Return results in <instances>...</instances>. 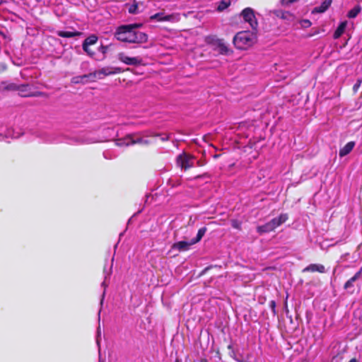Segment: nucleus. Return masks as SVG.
<instances>
[{"instance_id":"nucleus-1","label":"nucleus","mask_w":362,"mask_h":362,"mask_svg":"<svg viewBox=\"0 0 362 362\" xmlns=\"http://www.w3.org/2000/svg\"><path fill=\"white\" fill-rule=\"evenodd\" d=\"M141 26V24L139 23L120 25L116 28L114 36L117 40L123 42L145 43L148 41V35L136 30Z\"/></svg>"},{"instance_id":"nucleus-2","label":"nucleus","mask_w":362,"mask_h":362,"mask_svg":"<svg viewBox=\"0 0 362 362\" xmlns=\"http://www.w3.org/2000/svg\"><path fill=\"white\" fill-rule=\"evenodd\" d=\"M257 42V34L252 31H241L233 37V44L238 49H247Z\"/></svg>"},{"instance_id":"nucleus-3","label":"nucleus","mask_w":362,"mask_h":362,"mask_svg":"<svg viewBox=\"0 0 362 362\" xmlns=\"http://www.w3.org/2000/svg\"><path fill=\"white\" fill-rule=\"evenodd\" d=\"M287 220L288 215L286 214H281L278 217L274 218L264 225L258 226L257 231L260 234L269 233L285 223Z\"/></svg>"},{"instance_id":"nucleus-4","label":"nucleus","mask_w":362,"mask_h":362,"mask_svg":"<svg viewBox=\"0 0 362 362\" xmlns=\"http://www.w3.org/2000/svg\"><path fill=\"white\" fill-rule=\"evenodd\" d=\"M205 42L210 44L215 47L221 54L229 55L233 53V51L224 42L223 40L219 39L214 35H209L206 37Z\"/></svg>"},{"instance_id":"nucleus-5","label":"nucleus","mask_w":362,"mask_h":362,"mask_svg":"<svg viewBox=\"0 0 362 362\" xmlns=\"http://www.w3.org/2000/svg\"><path fill=\"white\" fill-rule=\"evenodd\" d=\"M194 158L189 154L182 153L177 157V165L182 169H189L194 165Z\"/></svg>"},{"instance_id":"nucleus-6","label":"nucleus","mask_w":362,"mask_h":362,"mask_svg":"<svg viewBox=\"0 0 362 362\" xmlns=\"http://www.w3.org/2000/svg\"><path fill=\"white\" fill-rule=\"evenodd\" d=\"M117 57L121 62L127 65L137 66L142 64V59L141 57H128L124 52L118 53Z\"/></svg>"},{"instance_id":"nucleus-7","label":"nucleus","mask_w":362,"mask_h":362,"mask_svg":"<svg viewBox=\"0 0 362 362\" xmlns=\"http://www.w3.org/2000/svg\"><path fill=\"white\" fill-rule=\"evenodd\" d=\"M241 16L244 21L250 24L252 29H256L257 22L254 14V11L251 8H246L243 10Z\"/></svg>"},{"instance_id":"nucleus-8","label":"nucleus","mask_w":362,"mask_h":362,"mask_svg":"<svg viewBox=\"0 0 362 362\" xmlns=\"http://www.w3.org/2000/svg\"><path fill=\"white\" fill-rule=\"evenodd\" d=\"M151 20H156L157 21H169V22H178L180 21V15L178 13H173L170 15H165L163 13H157L150 17Z\"/></svg>"},{"instance_id":"nucleus-9","label":"nucleus","mask_w":362,"mask_h":362,"mask_svg":"<svg viewBox=\"0 0 362 362\" xmlns=\"http://www.w3.org/2000/svg\"><path fill=\"white\" fill-rule=\"evenodd\" d=\"M122 71H123V70L119 67L106 66V67H103L100 69L96 70L95 71H94L93 75L95 77L101 78H102L101 76H109V75H112V74H119Z\"/></svg>"},{"instance_id":"nucleus-10","label":"nucleus","mask_w":362,"mask_h":362,"mask_svg":"<svg viewBox=\"0 0 362 362\" xmlns=\"http://www.w3.org/2000/svg\"><path fill=\"white\" fill-rule=\"evenodd\" d=\"M146 143L142 139H134L132 135H128L123 139H117L116 141V145L119 146H129L130 144H134L136 143Z\"/></svg>"},{"instance_id":"nucleus-11","label":"nucleus","mask_w":362,"mask_h":362,"mask_svg":"<svg viewBox=\"0 0 362 362\" xmlns=\"http://www.w3.org/2000/svg\"><path fill=\"white\" fill-rule=\"evenodd\" d=\"M319 272L325 273L326 269L321 264H310L303 269V272Z\"/></svg>"},{"instance_id":"nucleus-12","label":"nucleus","mask_w":362,"mask_h":362,"mask_svg":"<svg viewBox=\"0 0 362 362\" xmlns=\"http://www.w3.org/2000/svg\"><path fill=\"white\" fill-rule=\"evenodd\" d=\"M192 245H194V244L192 243V240L189 242L182 240V241H179V242L175 243L173 245L172 248L174 250H177L178 251H187L189 249L190 246H192Z\"/></svg>"},{"instance_id":"nucleus-13","label":"nucleus","mask_w":362,"mask_h":362,"mask_svg":"<svg viewBox=\"0 0 362 362\" xmlns=\"http://www.w3.org/2000/svg\"><path fill=\"white\" fill-rule=\"evenodd\" d=\"M356 144L354 141L348 142L343 148L339 150V155L340 157H344L348 155L354 148Z\"/></svg>"},{"instance_id":"nucleus-14","label":"nucleus","mask_w":362,"mask_h":362,"mask_svg":"<svg viewBox=\"0 0 362 362\" xmlns=\"http://www.w3.org/2000/svg\"><path fill=\"white\" fill-rule=\"evenodd\" d=\"M274 14L282 19H285L288 21H292L294 19V16L288 11H284L278 10L274 11Z\"/></svg>"},{"instance_id":"nucleus-15","label":"nucleus","mask_w":362,"mask_h":362,"mask_svg":"<svg viewBox=\"0 0 362 362\" xmlns=\"http://www.w3.org/2000/svg\"><path fill=\"white\" fill-rule=\"evenodd\" d=\"M347 23H348L347 21H345L341 22L339 25L338 28H337V30H335V32L333 35L334 39H338L342 35V34L344 33V31L346 30Z\"/></svg>"},{"instance_id":"nucleus-16","label":"nucleus","mask_w":362,"mask_h":362,"mask_svg":"<svg viewBox=\"0 0 362 362\" xmlns=\"http://www.w3.org/2000/svg\"><path fill=\"white\" fill-rule=\"evenodd\" d=\"M95 141L93 139H89V138H84L81 136H77L74 137L71 139L70 144H90L93 143Z\"/></svg>"},{"instance_id":"nucleus-17","label":"nucleus","mask_w":362,"mask_h":362,"mask_svg":"<svg viewBox=\"0 0 362 362\" xmlns=\"http://www.w3.org/2000/svg\"><path fill=\"white\" fill-rule=\"evenodd\" d=\"M332 0H325L320 6L315 7L313 13H323L330 6Z\"/></svg>"},{"instance_id":"nucleus-18","label":"nucleus","mask_w":362,"mask_h":362,"mask_svg":"<svg viewBox=\"0 0 362 362\" xmlns=\"http://www.w3.org/2000/svg\"><path fill=\"white\" fill-rule=\"evenodd\" d=\"M58 36L62 37H74L81 35L80 32L78 31H63L59 30L57 32Z\"/></svg>"},{"instance_id":"nucleus-19","label":"nucleus","mask_w":362,"mask_h":362,"mask_svg":"<svg viewBox=\"0 0 362 362\" xmlns=\"http://www.w3.org/2000/svg\"><path fill=\"white\" fill-rule=\"evenodd\" d=\"M18 138V135H14L13 130L8 129L5 134H0V140L10 142L9 138Z\"/></svg>"},{"instance_id":"nucleus-20","label":"nucleus","mask_w":362,"mask_h":362,"mask_svg":"<svg viewBox=\"0 0 362 362\" xmlns=\"http://www.w3.org/2000/svg\"><path fill=\"white\" fill-rule=\"evenodd\" d=\"M97 40L98 37L95 35H91L87 37L83 43V49L86 50L87 47L95 44Z\"/></svg>"},{"instance_id":"nucleus-21","label":"nucleus","mask_w":362,"mask_h":362,"mask_svg":"<svg viewBox=\"0 0 362 362\" xmlns=\"http://www.w3.org/2000/svg\"><path fill=\"white\" fill-rule=\"evenodd\" d=\"M361 11V7L359 5H356L348 12L347 17L349 18H354L358 16Z\"/></svg>"},{"instance_id":"nucleus-22","label":"nucleus","mask_w":362,"mask_h":362,"mask_svg":"<svg viewBox=\"0 0 362 362\" xmlns=\"http://www.w3.org/2000/svg\"><path fill=\"white\" fill-rule=\"evenodd\" d=\"M206 231V228L205 227L201 228L197 234V237L194 238H192V243L196 244L197 243L199 242L202 237L204 235Z\"/></svg>"},{"instance_id":"nucleus-23","label":"nucleus","mask_w":362,"mask_h":362,"mask_svg":"<svg viewBox=\"0 0 362 362\" xmlns=\"http://www.w3.org/2000/svg\"><path fill=\"white\" fill-rule=\"evenodd\" d=\"M230 5V0H222L219 2L217 7L218 11H223Z\"/></svg>"},{"instance_id":"nucleus-24","label":"nucleus","mask_w":362,"mask_h":362,"mask_svg":"<svg viewBox=\"0 0 362 362\" xmlns=\"http://www.w3.org/2000/svg\"><path fill=\"white\" fill-rule=\"evenodd\" d=\"M356 281L355 279L352 276L350 279H349L344 286V288L345 290H349L353 288L354 285V283Z\"/></svg>"},{"instance_id":"nucleus-25","label":"nucleus","mask_w":362,"mask_h":362,"mask_svg":"<svg viewBox=\"0 0 362 362\" xmlns=\"http://www.w3.org/2000/svg\"><path fill=\"white\" fill-rule=\"evenodd\" d=\"M27 87H28V85H22L21 86H16L15 84H11V85H9L8 88L11 89V90H19L21 92H23V91H24L25 90V88Z\"/></svg>"},{"instance_id":"nucleus-26","label":"nucleus","mask_w":362,"mask_h":362,"mask_svg":"<svg viewBox=\"0 0 362 362\" xmlns=\"http://www.w3.org/2000/svg\"><path fill=\"white\" fill-rule=\"evenodd\" d=\"M241 225H242V223L240 221H238L237 219L231 220V226L233 228L238 229V230H241Z\"/></svg>"},{"instance_id":"nucleus-27","label":"nucleus","mask_w":362,"mask_h":362,"mask_svg":"<svg viewBox=\"0 0 362 362\" xmlns=\"http://www.w3.org/2000/svg\"><path fill=\"white\" fill-rule=\"evenodd\" d=\"M300 27L307 28L311 26L312 23L309 20L303 19L299 21Z\"/></svg>"},{"instance_id":"nucleus-28","label":"nucleus","mask_w":362,"mask_h":362,"mask_svg":"<svg viewBox=\"0 0 362 362\" xmlns=\"http://www.w3.org/2000/svg\"><path fill=\"white\" fill-rule=\"evenodd\" d=\"M128 11L130 13H139V11H138V5L137 4H132L129 8H128Z\"/></svg>"},{"instance_id":"nucleus-29","label":"nucleus","mask_w":362,"mask_h":362,"mask_svg":"<svg viewBox=\"0 0 362 362\" xmlns=\"http://www.w3.org/2000/svg\"><path fill=\"white\" fill-rule=\"evenodd\" d=\"M362 83V78H358L356 83L354 85L353 90L356 93L358 91L359 87L361 86Z\"/></svg>"},{"instance_id":"nucleus-30","label":"nucleus","mask_w":362,"mask_h":362,"mask_svg":"<svg viewBox=\"0 0 362 362\" xmlns=\"http://www.w3.org/2000/svg\"><path fill=\"white\" fill-rule=\"evenodd\" d=\"M87 78L86 75H83L82 76L74 77L72 79V82L73 83H78L80 81H81V80H83V78Z\"/></svg>"},{"instance_id":"nucleus-31","label":"nucleus","mask_w":362,"mask_h":362,"mask_svg":"<svg viewBox=\"0 0 362 362\" xmlns=\"http://www.w3.org/2000/svg\"><path fill=\"white\" fill-rule=\"evenodd\" d=\"M298 0H281V4L283 5H289L295 1H297Z\"/></svg>"},{"instance_id":"nucleus-32","label":"nucleus","mask_w":362,"mask_h":362,"mask_svg":"<svg viewBox=\"0 0 362 362\" xmlns=\"http://www.w3.org/2000/svg\"><path fill=\"white\" fill-rule=\"evenodd\" d=\"M361 274H362V272L358 271V272H356V273L354 274V276L353 277H354V278L355 279V280L356 281V280H358V279H360V278H361Z\"/></svg>"},{"instance_id":"nucleus-33","label":"nucleus","mask_w":362,"mask_h":362,"mask_svg":"<svg viewBox=\"0 0 362 362\" xmlns=\"http://www.w3.org/2000/svg\"><path fill=\"white\" fill-rule=\"evenodd\" d=\"M169 136L168 135H160V139L162 141H167L169 139Z\"/></svg>"},{"instance_id":"nucleus-34","label":"nucleus","mask_w":362,"mask_h":362,"mask_svg":"<svg viewBox=\"0 0 362 362\" xmlns=\"http://www.w3.org/2000/svg\"><path fill=\"white\" fill-rule=\"evenodd\" d=\"M108 154H109V151H105V152L103 153V156H104V157H105V158H107V159H110V158H112L111 157H110V156H108Z\"/></svg>"},{"instance_id":"nucleus-35","label":"nucleus","mask_w":362,"mask_h":362,"mask_svg":"<svg viewBox=\"0 0 362 362\" xmlns=\"http://www.w3.org/2000/svg\"><path fill=\"white\" fill-rule=\"evenodd\" d=\"M110 270H111V269H110L108 271H107L105 268L104 269V273L105 274V279L107 278V276H109L110 274Z\"/></svg>"},{"instance_id":"nucleus-36","label":"nucleus","mask_w":362,"mask_h":362,"mask_svg":"<svg viewBox=\"0 0 362 362\" xmlns=\"http://www.w3.org/2000/svg\"><path fill=\"white\" fill-rule=\"evenodd\" d=\"M86 52H87L90 55H93L94 52H90V49H88V47H86V50H84Z\"/></svg>"},{"instance_id":"nucleus-37","label":"nucleus","mask_w":362,"mask_h":362,"mask_svg":"<svg viewBox=\"0 0 362 362\" xmlns=\"http://www.w3.org/2000/svg\"><path fill=\"white\" fill-rule=\"evenodd\" d=\"M46 141H48V142H54V141H55L54 139H51V138L47 139Z\"/></svg>"},{"instance_id":"nucleus-38","label":"nucleus","mask_w":362,"mask_h":362,"mask_svg":"<svg viewBox=\"0 0 362 362\" xmlns=\"http://www.w3.org/2000/svg\"><path fill=\"white\" fill-rule=\"evenodd\" d=\"M349 362H357V361L355 358H352L351 360L349 361Z\"/></svg>"},{"instance_id":"nucleus-39","label":"nucleus","mask_w":362,"mask_h":362,"mask_svg":"<svg viewBox=\"0 0 362 362\" xmlns=\"http://www.w3.org/2000/svg\"><path fill=\"white\" fill-rule=\"evenodd\" d=\"M23 96H29L30 95H28V94H23Z\"/></svg>"},{"instance_id":"nucleus-40","label":"nucleus","mask_w":362,"mask_h":362,"mask_svg":"<svg viewBox=\"0 0 362 362\" xmlns=\"http://www.w3.org/2000/svg\"><path fill=\"white\" fill-rule=\"evenodd\" d=\"M359 271L362 272V266H361V268L360 269V270H359Z\"/></svg>"},{"instance_id":"nucleus-41","label":"nucleus","mask_w":362,"mask_h":362,"mask_svg":"<svg viewBox=\"0 0 362 362\" xmlns=\"http://www.w3.org/2000/svg\"><path fill=\"white\" fill-rule=\"evenodd\" d=\"M202 362H206V361H202Z\"/></svg>"}]
</instances>
